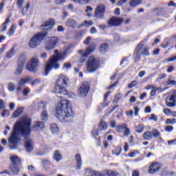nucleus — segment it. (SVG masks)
I'll return each instance as SVG.
<instances>
[{"instance_id":"1","label":"nucleus","mask_w":176,"mask_h":176,"mask_svg":"<svg viewBox=\"0 0 176 176\" xmlns=\"http://www.w3.org/2000/svg\"><path fill=\"white\" fill-rule=\"evenodd\" d=\"M31 134V119L28 117H24L21 121L16 122L12 131L11 136L8 138L10 149H17V144L20 141V135L24 137L25 141L24 143L25 149L30 153L34 150V140L28 139Z\"/></svg>"},{"instance_id":"2","label":"nucleus","mask_w":176,"mask_h":176,"mask_svg":"<svg viewBox=\"0 0 176 176\" xmlns=\"http://www.w3.org/2000/svg\"><path fill=\"white\" fill-rule=\"evenodd\" d=\"M56 111V118L62 123L68 122L67 119L70 118H74L72 104L67 99H63L57 104Z\"/></svg>"},{"instance_id":"3","label":"nucleus","mask_w":176,"mask_h":176,"mask_svg":"<svg viewBox=\"0 0 176 176\" xmlns=\"http://www.w3.org/2000/svg\"><path fill=\"white\" fill-rule=\"evenodd\" d=\"M54 20L50 19L47 21L43 25L40 27V30L41 31H44L43 32H38L36 33L30 41L29 46L30 49H36V47L41 45V42L43 41L46 36H47V31L49 30H52L54 27Z\"/></svg>"},{"instance_id":"4","label":"nucleus","mask_w":176,"mask_h":176,"mask_svg":"<svg viewBox=\"0 0 176 176\" xmlns=\"http://www.w3.org/2000/svg\"><path fill=\"white\" fill-rule=\"evenodd\" d=\"M68 83H69V78L66 76L62 74L59 76L57 85L55 87V93L58 98H64L65 96L73 100L76 98V95L74 94H69L68 93V91H67L66 87L68 86Z\"/></svg>"},{"instance_id":"5","label":"nucleus","mask_w":176,"mask_h":176,"mask_svg":"<svg viewBox=\"0 0 176 176\" xmlns=\"http://www.w3.org/2000/svg\"><path fill=\"white\" fill-rule=\"evenodd\" d=\"M65 56H67V52L65 51L63 53H60L58 52V50H54V55L50 57L45 66L46 76H47L49 72H50L53 68L55 69H58L60 68L58 61L64 60V58H65Z\"/></svg>"},{"instance_id":"6","label":"nucleus","mask_w":176,"mask_h":176,"mask_svg":"<svg viewBox=\"0 0 176 176\" xmlns=\"http://www.w3.org/2000/svg\"><path fill=\"white\" fill-rule=\"evenodd\" d=\"M144 43H145V40L142 41L138 44L134 50L133 56L135 63H138L141 60V56H144V57L151 56V53H149V47L144 45Z\"/></svg>"},{"instance_id":"7","label":"nucleus","mask_w":176,"mask_h":176,"mask_svg":"<svg viewBox=\"0 0 176 176\" xmlns=\"http://www.w3.org/2000/svg\"><path fill=\"white\" fill-rule=\"evenodd\" d=\"M100 63V58L90 56L87 61V71L89 73L96 72L98 68H101Z\"/></svg>"},{"instance_id":"8","label":"nucleus","mask_w":176,"mask_h":176,"mask_svg":"<svg viewBox=\"0 0 176 176\" xmlns=\"http://www.w3.org/2000/svg\"><path fill=\"white\" fill-rule=\"evenodd\" d=\"M85 176H117L113 170H105L104 172H96L91 169L85 170Z\"/></svg>"},{"instance_id":"9","label":"nucleus","mask_w":176,"mask_h":176,"mask_svg":"<svg viewBox=\"0 0 176 176\" xmlns=\"http://www.w3.org/2000/svg\"><path fill=\"white\" fill-rule=\"evenodd\" d=\"M38 67H39V59L38 58V55H35L28 63L26 68L30 72H36Z\"/></svg>"},{"instance_id":"10","label":"nucleus","mask_w":176,"mask_h":176,"mask_svg":"<svg viewBox=\"0 0 176 176\" xmlns=\"http://www.w3.org/2000/svg\"><path fill=\"white\" fill-rule=\"evenodd\" d=\"M94 50H96V45H91L87 48L85 52L83 50L78 51V54L81 56V58L80 59V63H85V61H86V57H87L89 54H91V53H93Z\"/></svg>"},{"instance_id":"11","label":"nucleus","mask_w":176,"mask_h":176,"mask_svg":"<svg viewBox=\"0 0 176 176\" xmlns=\"http://www.w3.org/2000/svg\"><path fill=\"white\" fill-rule=\"evenodd\" d=\"M58 43V38L57 37H50L47 38L45 40V49L48 52H50V50H53L54 47H56V45Z\"/></svg>"},{"instance_id":"12","label":"nucleus","mask_w":176,"mask_h":176,"mask_svg":"<svg viewBox=\"0 0 176 176\" xmlns=\"http://www.w3.org/2000/svg\"><path fill=\"white\" fill-rule=\"evenodd\" d=\"M89 90H90V85H89V82H83L82 85L78 88V95L80 97H85L87 96Z\"/></svg>"},{"instance_id":"13","label":"nucleus","mask_w":176,"mask_h":176,"mask_svg":"<svg viewBox=\"0 0 176 176\" xmlns=\"http://www.w3.org/2000/svg\"><path fill=\"white\" fill-rule=\"evenodd\" d=\"M105 13V6L99 5L95 11V17L96 19H104V14Z\"/></svg>"},{"instance_id":"14","label":"nucleus","mask_w":176,"mask_h":176,"mask_svg":"<svg viewBox=\"0 0 176 176\" xmlns=\"http://www.w3.org/2000/svg\"><path fill=\"white\" fill-rule=\"evenodd\" d=\"M123 23V19L118 18L116 16H113L108 21L107 24L111 25V27H118V25H120Z\"/></svg>"},{"instance_id":"15","label":"nucleus","mask_w":176,"mask_h":176,"mask_svg":"<svg viewBox=\"0 0 176 176\" xmlns=\"http://www.w3.org/2000/svg\"><path fill=\"white\" fill-rule=\"evenodd\" d=\"M38 108H43L44 109L41 115L42 120H47L49 118V114H47V111L45 110L46 109V103H45L44 102H41L40 103H38Z\"/></svg>"},{"instance_id":"16","label":"nucleus","mask_w":176,"mask_h":176,"mask_svg":"<svg viewBox=\"0 0 176 176\" xmlns=\"http://www.w3.org/2000/svg\"><path fill=\"white\" fill-rule=\"evenodd\" d=\"M161 167L162 166L160 165V164L157 162L153 163L150 166L148 173L150 174H155L156 171H159V170H160Z\"/></svg>"},{"instance_id":"17","label":"nucleus","mask_w":176,"mask_h":176,"mask_svg":"<svg viewBox=\"0 0 176 176\" xmlns=\"http://www.w3.org/2000/svg\"><path fill=\"white\" fill-rule=\"evenodd\" d=\"M176 100L171 95L170 97H167L166 98V105L169 108H173V107H175Z\"/></svg>"},{"instance_id":"18","label":"nucleus","mask_w":176,"mask_h":176,"mask_svg":"<svg viewBox=\"0 0 176 176\" xmlns=\"http://www.w3.org/2000/svg\"><path fill=\"white\" fill-rule=\"evenodd\" d=\"M43 127H45V123L42 121L35 122L34 125L33 126V129L36 131H41Z\"/></svg>"},{"instance_id":"19","label":"nucleus","mask_w":176,"mask_h":176,"mask_svg":"<svg viewBox=\"0 0 176 176\" xmlns=\"http://www.w3.org/2000/svg\"><path fill=\"white\" fill-rule=\"evenodd\" d=\"M25 61H27V56L24 53L21 54L18 58V65L24 66Z\"/></svg>"},{"instance_id":"20","label":"nucleus","mask_w":176,"mask_h":176,"mask_svg":"<svg viewBox=\"0 0 176 176\" xmlns=\"http://www.w3.org/2000/svg\"><path fill=\"white\" fill-rule=\"evenodd\" d=\"M75 157L77 168L78 170H80V168H82V157L80 156V154H76Z\"/></svg>"},{"instance_id":"21","label":"nucleus","mask_w":176,"mask_h":176,"mask_svg":"<svg viewBox=\"0 0 176 176\" xmlns=\"http://www.w3.org/2000/svg\"><path fill=\"white\" fill-rule=\"evenodd\" d=\"M10 160L12 162V165L15 166H20L21 162H20V158L17 157V155H14L10 157Z\"/></svg>"},{"instance_id":"22","label":"nucleus","mask_w":176,"mask_h":176,"mask_svg":"<svg viewBox=\"0 0 176 176\" xmlns=\"http://www.w3.org/2000/svg\"><path fill=\"white\" fill-rule=\"evenodd\" d=\"M31 82V77H26L21 78L19 81V86H25L27 83H30Z\"/></svg>"},{"instance_id":"23","label":"nucleus","mask_w":176,"mask_h":176,"mask_svg":"<svg viewBox=\"0 0 176 176\" xmlns=\"http://www.w3.org/2000/svg\"><path fill=\"white\" fill-rule=\"evenodd\" d=\"M65 25H67V27H71L72 28H75V27L78 25V23L74 19H69L65 23Z\"/></svg>"},{"instance_id":"24","label":"nucleus","mask_w":176,"mask_h":176,"mask_svg":"<svg viewBox=\"0 0 176 176\" xmlns=\"http://www.w3.org/2000/svg\"><path fill=\"white\" fill-rule=\"evenodd\" d=\"M143 138L146 140H152L153 135L151 131H146L143 133Z\"/></svg>"},{"instance_id":"25","label":"nucleus","mask_w":176,"mask_h":176,"mask_svg":"<svg viewBox=\"0 0 176 176\" xmlns=\"http://www.w3.org/2000/svg\"><path fill=\"white\" fill-rule=\"evenodd\" d=\"M141 2H142V0H131L129 6H131V8H136L138 5H141Z\"/></svg>"},{"instance_id":"26","label":"nucleus","mask_w":176,"mask_h":176,"mask_svg":"<svg viewBox=\"0 0 176 176\" xmlns=\"http://www.w3.org/2000/svg\"><path fill=\"white\" fill-rule=\"evenodd\" d=\"M10 168L12 173H13V174H15V175H17L18 173L20 171L19 165L11 164L10 166Z\"/></svg>"},{"instance_id":"27","label":"nucleus","mask_w":176,"mask_h":176,"mask_svg":"<svg viewBox=\"0 0 176 176\" xmlns=\"http://www.w3.org/2000/svg\"><path fill=\"white\" fill-rule=\"evenodd\" d=\"M107 129H108V124L103 120H101L99 124V130H100V131H104Z\"/></svg>"},{"instance_id":"28","label":"nucleus","mask_w":176,"mask_h":176,"mask_svg":"<svg viewBox=\"0 0 176 176\" xmlns=\"http://www.w3.org/2000/svg\"><path fill=\"white\" fill-rule=\"evenodd\" d=\"M16 28H17V25L13 23L11 25L10 29L8 31V35H9V36H12V35H13L14 32H16Z\"/></svg>"},{"instance_id":"29","label":"nucleus","mask_w":176,"mask_h":176,"mask_svg":"<svg viewBox=\"0 0 176 176\" xmlns=\"http://www.w3.org/2000/svg\"><path fill=\"white\" fill-rule=\"evenodd\" d=\"M126 127H127V124H122L121 125L117 126L116 130L117 133H123Z\"/></svg>"},{"instance_id":"30","label":"nucleus","mask_w":176,"mask_h":176,"mask_svg":"<svg viewBox=\"0 0 176 176\" xmlns=\"http://www.w3.org/2000/svg\"><path fill=\"white\" fill-rule=\"evenodd\" d=\"M54 160H56V162H60V160H61V159H63L61 154H60V151H56L54 153Z\"/></svg>"},{"instance_id":"31","label":"nucleus","mask_w":176,"mask_h":176,"mask_svg":"<svg viewBox=\"0 0 176 176\" xmlns=\"http://www.w3.org/2000/svg\"><path fill=\"white\" fill-rule=\"evenodd\" d=\"M23 111H24V108L23 107H19L18 109H16L13 113L14 118H19V116L23 113Z\"/></svg>"},{"instance_id":"32","label":"nucleus","mask_w":176,"mask_h":176,"mask_svg":"<svg viewBox=\"0 0 176 176\" xmlns=\"http://www.w3.org/2000/svg\"><path fill=\"white\" fill-rule=\"evenodd\" d=\"M109 49L108 47V44L107 43H103L100 45V48H99V51L100 52V53H105Z\"/></svg>"},{"instance_id":"33","label":"nucleus","mask_w":176,"mask_h":176,"mask_svg":"<svg viewBox=\"0 0 176 176\" xmlns=\"http://www.w3.org/2000/svg\"><path fill=\"white\" fill-rule=\"evenodd\" d=\"M50 130L54 134H57L58 133V126L56 124H52L50 126Z\"/></svg>"},{"instance_id":"34","label":"nucleus","mask_w":176,"mask_h":176,"mask_svg":"<svg viewBox=\"0 0 176 176\" xmlns=\"http://www.w3.org/2000/svg\"><path fill=\"white\" fill-rule=\"evenodd\" d=\"M10 17H9L8 19H7L5 22L2 24L1 25V32H3L4 31H6V28H8V27L6 26V24H9V23L10 22Z\"/></svg>"},{"instance_id":"35","label":"nucleus","mask_w":176,"mask_h":176,"mask_svg":"<svg viewBox=\"0 0 176 176\" xmlns=\"http://www.w3.org/2000/svg\"><path fill=\"white\" fill-rule=\"evenodd\" d=\"M43 167L45 168V170H49V168H51L52 166L49 162V160H43Z\"/></svg>"},{"instance_id":"36","label":"nucleus","mask_w":176,"mask_h":176,"mask_svg":"<svg viewBox=\"0 0 176 176\" xmlns=\"http://www.w3.org/2000/svg\"><path fill=\"white\" fill-rule=\"evenodd\" d=\"M72 2H74L75 3H78V5H87L89 2H90V0H71Z\"/></svg>"},{"instance_id":"37","label":"nucleus","mask_w":176,"mask_h":176,"mask_svg":"<svg viewBox=\"0 0 176 176\" xmlns=\"http://www.w3.org/2000/svg\"><path fill=\"white\" fill-rule=\"evenodd\" d=\"M14 54H16V51H14V48H12L8 52H7L6 58H12Z\"/></svg>"},{"instance_id":"38","label":"nucleus","mask_w":176,"mask_h":176,"mask_svg":"<svg viewBox=\"0 0 176 176\" xmlns=\"http://www.w3.org/2000/svg\"><path fill=\"white\" fill-rule=\"evenodd\" d=\"M24 66L22 65H17V68L15 72V75H20V74H21V72H23V67Z\"/></svg>"},{"instance_id":"39","label":"nucleus","mask_w":176,"mask_h":176,"mask_svg":"<svg viewBox=\"0 0 176 176\" xmlns=\"http://www.w3.org/2000/svg\"><path fill=\"white\" fill-rule=\"evenodd\" d=\"M152 131L153 138H157V137H160V132L157 131V129H153Z\"/></svg>"},{"instance_id":"40","label":"nucleus","mask_w":176,"mask_h":176,"mask_svg":"<svg viewBox=\"0 0 176 176\" xmlns=\"http://www.w3.org/2000/svg\"><path fill=\"white\" fill-rule=\"evenodd\" d=\"M144 125L140 124L135 128L136 133H138L139 134L142 133L144 131Z\"/></svg>"},{"instance_id":"41","label":"nucleus","mask_w":176,"mask_h":176,"mask_svg":"<svg viewBox=\"0 0 176 176\" xmlns=\"http://www.w3.org/2000/svg\"><path fill=\"white\" fill-rule=\"evenodd\" d=\"M139 154H140V151H138V150H135L129 153V157H135L137 156V155H139Z\"/></svg>"},{"instance_id":"42","label":"nucleus","mask_w":176,"mask_h":176,"mask_svg":"<svg viewBox=\"0 0 176 176\" xmlns=\"http://www.w3.org/2000/svg\"><path fill=\"white\" fill-rule=\"evenodd\" d=\"M166 86H171V85L175 86L176 81L174 80L168 79V80L166 81Z\"/></svg>"},{"instance_id":"43","label":"nucleus","mask_w":176,"mask_h":176,"mask_svg":"<svg viewBox=\"0 0 176 176\" xmlns=\"http://www.w3.org/2000/svg\"><path fill=\"white\" fill-rule=\"evenodd\" d=\"M93 21H83L82 23V25L85 26V27H90L91 25H93Z\"/></svg>"},{"instance_id":"44","label":"nucleus","mask_w":176,"mask_h":176,"mask_svg":"<svg viewBox=\"0 0 176 176\" xmlns=\"http://www.w3.org/2000/svg\"><path fill=\"white\" fill-rule=\"evenodd\" d=\"M14 89H16L14 84H13V82H10L8 84V90L10 91H14Z\"/></svg>"},{"instance_id":"45","label":"nucleus","mask_w":176,"mask_h":176,"mask_svg":"<svg viewBox=\"0 0 176 176\" xmlns=\"http://www.w3.org/2000/svg\"><path fill=\"white\" fill-rule=\"evenodd\" d=\"M24 1L25 0H17L16 6L19 8V9H20V8H23L24 5Z\"/></svg>"},{"instance_id":"46","label":"nucleus","mask_w":176,"mask_h":176,"mask_svg":"<svg viewBox=\"0 0 176 176\" xmlns=\"http://www.w3.org/2000/svg\"><path fill=\"white\" fill-rule=\"evenodd\" d=\"M173 130H174V126L171 125H168L165 127V131H166V133H171V131H173Z\"/></svg>"},{"instance_id":"47","label":"nucleus","mask_w":176,"mask_h":176,"mask_svg":"<svg viewBox=\"0 0 176 176\" xmlns=\"http://www.w3.org/2000/svg\"><path fill=\"white\" fill-rule=\"evenodd\" d=\"M149 120H153V122H157V120H159V118H157V116L156 115L151 114L150 116Z\"/></svg>"},{"instance_id":"48","label":"nucleus","mask_w":176,"mask_h":176,"mask_svg":"<svg viewBox=\"0 0 176 176\" xmlns=\"http://www.w3.org/2000/svg\"><path fill=\"white\" fill-rule=\"evenodd\" d=\"M124 130V135L126 136V137H128L129 135H130V129L129 127H127V126L125 127V129Z\"/></svg>"},{"instance_id":"49","label":"nucleus","mask_w":176,"mask_h":176,"mask_svg":"<svg viewBox=\"0 0 176 176\" xmlns=\"http://www.w3.org/2000/svg\"><path fill=\"white\" fill-rule=\"evenodd\" d=\"M30 93H31V89H30V88H25L23 91V96H28V94H30Z\"/></svg>"},{"instance_id":"50","label":"nucleus","mask_w":176,"mask_h":176,"mask_svg":"<svg viewBox=\"0 0 176 176\" xmlns=\"http://www.w3.org/2000/svg\"><path fill=\"white\" fill-rule=\"evenodd\" d=\"M72 67V65H71L70 63H65L63 64V69L65 68V69H69V68H71Z\"/></svg>"},{"instance_id":"51","label":"nucleus","mask_w":176,"mask_h":176,"mask_svg":"<svg viewBox=\"0 0 176 176\" xmlns=\"http://www.w3.org/2000/svg\"><path fill=\"white\" fill-rule=\"evenodd\" d=\"M135 86H137V81L133 80L130 84H129L128 87L129 89H133Z\"/></svg>"},{"instance_id":"52","label":"nucleus","mask_w":176,"mask_h":176,"mask_svg":"<svg viewBox=\"0 0 176 176\" xmlns=\"http://www.w3.org/2000/svg\"><path fill=\"white\" fill-rule=\"evenodd\" d=\"M39 83H41V80L40 79H36V80H33L31 82V85L32 86H36L37 85H39Z\"/></svg>"},{"instance_id":"53","label":"nucleus","mask_w":176,"mask_h":176,"mask_svg":"<svg viewBox=\"0 0 176 176\" xmlns=\"http://www.w3.org/2000/svg\"><path fill=\"white\" fill-rule=\"evenodd\" d=\"M67 0H55L54 3L56 5H63V3H65Z\"/></svg>"},{"instance_id":"54","label":"nucleus","mask_w":176,"mask_h":176,"mask_svg":"<svg viewBox=\"0 0 176 176\" xmlns=\"http://www.w3.org/2000/svg\"><path fill=\"white\" fill-rule=\"evenodd\" d=\"M119 41H120V36H119V34H114V42L116 43H118Z\"/></svg>"},{"instance_id":"55","label":"nucleus","mask_w":176,"mask_h":176,"mask_svg":"<svg viewBox=\"0 0 176 176\" xmlns=\"http://www.w3.org/2000/svg\"><path fill=\"white\" fill-rule=\"evenodd\" d=\"M160 88H157L155 87V88H154L153 89L151 90V96L152 97H153V96H155V94H156V91H159Z\"/></svg>"},{"instance_id":"56","label":"nucleus","mask_w":176,"mask_h":176,"mask_svg":"<svg viewBox=\"0 0 176 176\" xmlns=\"http://www.w3.org/2000/svg\"><path fill=\"white\" fill-rule=\"evenodd\" d=\"M120 153H122V148H117L114 151V155H116L117 156H119Z\"/></svg>"},{"instance_id":"57","label":"nucleus","mask_w":176,"mask_h":176,"mask_svg":"<svg viewBox=\"0 0 176 176\" xmlns=\"http://www.w3.org/2000/svg\"><path fill=\"white\" fill-rule=\"evenodd\" d=\"M122 98V96H120V94H117L114 98V102H118L119 100Z\"/></svg>"},{"instance_id":"58","label":"nucleus","mask_w":176,"mask_h":176,"mask_svg":"<svg viewBox=\"0 0 176 176\" xmlns=\"http://www.w3.org/2000/svg\"><path fill=\"white\" fill-rule=\"evenodd\" d=\"M139 112H140V108L138 107H134V116H138Z\"/></svg>"},{"instance_id":"59","label":"nucleus","mask_w":176,"mask_h":176,"mask_svg":"<svg viewBox=\"0 0 176 176\" xmlns=\"http://www.w3.org/2000/svg\"><path fill=\"white\" fill-rule=\"evenodd\" d=\"M91 10H93V8H91L90 6L87 7L85 12H86V13H87L88 17H90V13H89V12H91Z\"/></svg>"},{"instance_id":"60","label":"nucleus","mask_w":176,"mask_h":176,"mask_svg":"<svg viewBox=\"0 0 176 176\" xmlns=\"http://www.w3.org/2000/svg\"><path fill=\"white\" fill-rule=\"evenodd\" d=\"M175 60H176V56L166 59V63H173V61H175Z\"/></svg>"},{"instance_id":"61","label":"nucleus","mask_w":176,"mask_h":176,"mask_svg":"<svg viewBox=\"0 0 176 176\" xmlns=\"http://www.w3.org/2000/svg\"><path fill=\"white\" fill-rule=\"evenodd\" d=\"M164 113L165 115H170L172 113V111H171V110H170V109H164Z\"/></svg>"},{"instance_id":"62","label":"nucleus","mask_w":176,"mask_h":176,"mask_svg":"<svg viewBox=\"0 0 176 176\" xmlns=\"http://www.w3.org/2000/svg\"><path fill=\"white\" fill-rule=\"evenodd\" d=\"M127 1L129 0H120V1H118V6H122V5H124V3H126V2H127Z\"/></svg>"},{"instance_id":"63","label":"nucleus","mask_w":176,"mask_h":176,"mask_svg":"<svg viewBox=\"0 0 176 176\" xmlns=\"http://www.w3.org/2000/svg\"><path fill=\"white\" fill-rule=\"evenodd\" d=\"M125 113L126 116H133V115H134V111L130 110L129 111H126Z\"/></svg>"},{"instance_id":"64","label":"nucleus","mask_w":176,"mask_h":176,"mask_svg":"<svg viewBox=\"0 0 176 176\" xmlns=\"http://www.w3.org/2000/svg\"><path fill=\"white\" fill-rule=\"evenodd\" d=\"M174 69H175V67L174 66H173V65L169 66L168 67L167 72L171 73V72H173V71H174Z\"/></svg>"}]
</instances>
